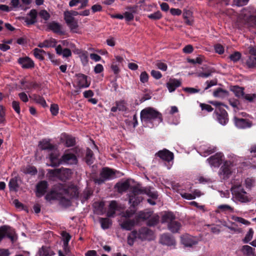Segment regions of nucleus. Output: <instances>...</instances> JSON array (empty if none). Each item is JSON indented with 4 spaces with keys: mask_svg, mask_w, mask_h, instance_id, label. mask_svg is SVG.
Masks as SVG:
<instances>
[{
    "mask_svg": "<svg viewBox=\"0 0 256 256\" xmlns=\"http://www.w3.org/2000/svg\"><path fill=\"white\" fill-rule=\"evenodd\" d=\"M78 194L77 188L72 186L67 189H62L58 192L54 190L51 191L46 196L45 198L48 201L58 200L62 206H68L70 204V198L77 197Z\"/></svg>",
    "mask_w": 256,
    "mask_h": 256,
    "instance_id": "1",
    "label": "nucleus"
},
{
    "mask_svg": "<svg viewBox=\"0 0 256 256\" xmlns=\"http://www.w3.org/2000/svg\"><path fill=\"white\" fill-rule=\"evenodd\" d=\"M140 119L146 123H152L156 120L159 124L162 122V114L152 107L146 108L141 111Z\"/></svg>",
    "mask_w": 256,
    "mask_h": 256,
    "instance_id": "2",
    "label": "nucleus"
},
{
    "mask_svg": "<svg viewBox=\"0 0 256 256\" xmlns=\"http://www.w3.org/2000/svg\"><path fill=\"white\" fill-rule=\"evenodd\" d=\"M154 238V232L148 228H142L138 232L132 231L128 237V243L130 246H132L134 240L136 238L143 240H151Z\"/></svg>",
    "mask_w": 256,
    "mask_h": 256,
    "instance_id": "3",
    "label": "nucleus"
},
{
    "mask_svg": "<svg viewBox=\"0 0 256 256\" xmlns=\"http://www.w3.org/2000/svg\"><path fill=\"white\" fill-rule=\"evenodd\" d=\"M232 192L234 198L240 202L246 203L251 200V198L241 186H233Z\"/></svg>",
    "mask_w": 256,
    "mask_h": 256,
    "instance_id": "4",
    "label": "nucleus"
},
{
    "mask_svg": "<svg viewBox=\"0 0 256 256\" xmlns=\"http://www.w3.org/2000/svg\"><path fill=\"white\" fill-rule=\"evenodd\" d=\"M134 213L133 210H128L122 215L120 220V224L121 228L126 230H130L134 226L135 222L134 220L128 219L131 217Z\"/></svg>",
    "mask_w": 256,
    "mask_h": 256,
    "instance_id": "5",
    "label": "nucleus"
},
{
    "mask_svg": "<svg viewBox=\"0 0 256 256\" xmlns=\"http://www.w3.org/2000/svg\"><path fill=\"white\" fill-rule=\"evenodd\" d=\"M140 192L138 186L132 188L131 192L128 194V197L129 202L132 206H137L142 202L143 198Z\"/></svg>",
    "mask_w": 256,
    "mask_h": 256,
    "instance_id": "6",
    "label": "nucleus"
},
{
    "mask_svg": "<svg viewBox=\"0 0 256 256\" xmlns=\"http://www.w3.org/2000/svg\"><path fill=\"white\" fill-rule=\"evenodd\" d=\"M5 236L9 238L12 242H15L18 238L17 235L13 229L4 226L0 228V242Z\"/></svg>",
    "mask_w": 256,
    "mask_h": 256,
    "instance_id": "7",
    "label": "nucleus"
},
{
    "mask_svg": "<svg viewBox=\"0 0 256 256\" xmlns=\"http://www.w3.org/2000/svg\"><path fill=\"white\" fill-rule=\"evenodd\" d=\"M214 114H216V118L218 122L222 125H226L228 121V114L226 110L222 108L216 109Z\"/></svg>",
    "mask_w": 256,
    "mask_h": 256,
    "instance_id": "8",
    "label": "nucleus"
},
{
    "mask_svg": "<svg viewBox=\"0 0 256 256\" xmlns=\"http://www.w3.org/2000/svg\"><path fill=\"white\" fill-rule=\"evenodd\" d=\"M50 172L56 176L60 177L62 180L68 179L72 175V172L70 169L62 168L50 170Z\"/></svg>",
    "mask_w": 256,
    "mask_h": 256,
    "instance_id": "9",
    "label": "nucleus"
},
{
    "mask_svg": "<svg viewBox=\"0 0 256 256\" xmlns=\"http://www.w3.org/2000/svg\"><path fill=\"white\" fill-rule=\"evenodd\" d=\"M116 177L114 172L108 168H104L100 172V178L96 180V182L100 184L106 180L114 178Z\"/></svg>",
    "mask_w": 256,
    "mask_h": 256,
    "instance_id": "10",
    "label": "nucleus"
},
{
    "mask_svg": "<svg viewBox=\"0 0 256 256\" xmlns=\"http://www.w3.org/2000/svg\"><path fill=\"white\" fill-rule=\"evenodd\" d=\"M232 164L230 162H226L220 169V175L222 176L223 178H228L232 172Z\"/></svg>",
    "mask_w": 256,
    "mask_h": 256,
    "instance_id": "11",
    "label": "nucleus"
},
{
    "mask_svg": "<svg viewBox=\"0 0 256 256\" xmlns=\"http://www.w3.org/2000/svg\"><path fill=\"white\" fill-rule=\"evenodd\" d=\"M223 154L222 153H217L207 159V161L211 166L218 167L222 160Z\"/></svg>",
    "mask_w": 256,
    "mask_h": 256,
    "instance_id": "12",
    "label": "nucleus"
},
{
    "mask_svg": "<svg viewBox=\"0 0 256 256\" xmlns=\"http://www.w3.org/2000/svg\"><path fill=\"white\" fill-rule=\"evenodd\" d=\"M77 162L76 156L72 154L66 152L60 159L61 164H76Z\"/></svg>",
    "mask_w": 256,
    "mask_h": 256,
    "instance_id": "13",
    "label": "nucleus"
},
{
    "mask_svg": "<svg viewBox=\"0 0 256 256\" xmlns=\"http://www.w3.org/2000/svg\"><path fill=\"white\" fill-rule=\"evenodd\" d=\"M76 83L80 88L88 87L90 82L88 81V77L84 74H78L76 75Z\"/></svg>",
    "mask_w": 256,
    "mask_h": 256,
    "instance_id": "14",
    "label": "nucleus"
},
{
    "mask_svg": "<svg viewBox=\"0 0 256 256\" xmlns=\"http://www.w3.org/2000/svg\"><path fill=\"white\" fill-rule=\"evenodd\" d=\"M182 242L186 246L191 247L198 244V239L192 236L186 234L182 237Z\"/></svg>",
    "mask_w": 256,
    "mask_h": 256,
    "instance_id": "15",
    "label": "nucleus"
},
{
    "mask_svg": "<svg viewBox=\"0 0 256 256\" xmlns=\"http://www.w3.org/2000/svg\"><path fill=\"white\" fill-rule=\"evenodd\" d=\"M139 190L141 191L140 193L142 195L143 194H146L153 200H156L158 198V193L156 191L154 190L153 188L150 186L145 188L139 187Z\"/></svg>",
    "mask_w": 256,
    "mask_h": 256,
    "instance_id": "16",
    "label": "nucleus"
},
{
    "mask_svg": "<svg viewBox=\"0 0 256 256\" xmlns=\"http://www.w3.org/2000/svg\"><path fill=\"white\" fill-rule=\"evenodd\" d=\"M234 121L236 126L238 128H250L252 126L251 122L244 118H240L236 116L234 118Z\"/></svg>",
    "mask_w": 256,
    "mask_h": 256,
    "instance_id": "17",
    "label": "nucleus"
},
{
    "mask_svg": "<svg viewBox=\"0 0 256 256\" xmlns=\"http://www.w3.org/2000/svg\"><path fill=\"white\" fill-rule=\"evenodd\" d=\"M59 154L57 150H53L50 155V166H57L60 164V159L58 158Z\"/></svg>",
    "mask_w": 256,
    "mask_h": 256,
    "instance_id": "18",
    "label": "nucleus"
},
{
    "mask_svg": "<svg viewBox=\"0 0 256 256\" xmlns=\"http://www.w3.org/2000/svg\"><path fill=\"white\" fill-rule=\"evenodd\" d=\"M156 154L162 160L170 162L174 159V154L168 150L164 149L162 150H160Z\"/></svg>",
    "mask_w": 256,
    "mask_h": 256,
    "instance_id": "19",
    "label": "nucleus"
},
{
    "mask_svg": "<svg viewBox=\"0 0 256 256\" xmlns=\"http://www.w3.org/2000/svg\"><path fill=\"white\" fill-rule=\"evenodd\" d=\"M54 254V252L50 247L43 246L38 250L36 256H53Z\"/></svg>",
    "mask_w": 256,
    "mask_h": 256,
    "instance_id": "20",
    "label": "nucleus"
},
{
    "mask_svg": "<svg viewBox=\"0 0 256 256\" xmlns=\"http://www.w3.org/2000/svg\"><path fill=\"white\" fill-rule=\"evenodd\" d=\"M37 12L36 10H32L28 16L24 18V22L27 25L34 24L36 22Z\"/></svg>",
    "mask_w": 256,
    "mask_h": 256,
    "instance_id": "21",
    "label": "nucleus"
},
{
    "mask_svg": "<svg viewBox=\"0 0 256 256\" xmlns=\"http://www.w3.org/2000/svg\"><path fill=\"white\" fill-rule=\"evenodd\" d=\"M47 26L49 30L54 32L60 34H64V32L62 30V26L56 22H52L48 24Z\"/></svg>",
    "mask_w": 256,
    "mask_h": 256,
    "instance_id": "22",
    "label": "nucleus"
},
{
    "mask_svg": "<svg viewBox=\"0 0 256 256\" xmlns=\"http://www.w3.org/2000/svg\"><path fill=\"white\" fill-rule=\"evenodd\" d=\"M181 84V82L175 78H170L166 83V86L170 92H172L179 87Z\"/></svg>",
    "mask_w": 256,
    "mask_h": 256,
    "instance_id": "23",
    "label": "nucleus"
},
{
    "mask_svg": "<svg viewBox=\"0 0 256 256\" xmlns=\"http://www.w3.org/2000/svg\"><path fill=\"white\" fill-rule=\"evenodd\" d=\"M18 62L23 68H30L34 66V62L28 57L20 58Z\"/></svg>",
    "mask_w": 256,
    "mask_h": 256,
    "instance_id": "24",
    "label": "nucleus"
},
{
    "mask_svg": "<svg viewBox=\"0 0 256 256\" xmlns=\"http://www.w3.org/2000/svg\"><path fill=\"white\" fill-rule=\"evenodd\" d=\"M160 242L165 245L168 246H174L176 244V241L171 236L164 234L162 235L160 238Z\"/></svg>",
    "mask_w": 256,
    "mask_h": 256,
    "instance_id": "25",
    "label": "nucleus"
},
{
    "mask_svg": "<svg viewBox=\"0 0 256 256\" xmlns=\"http://www.w3.org/2000/svg\"><path fill=\"white\" fill-rule=\"evenodd\" d=\"M180 194L184 198L191 200L194 199L196 197H200L202 195V193L200 190H196L192 194L181 192Z\"/></svg>",
    "mask_w": 256,
    "mask_h": 256,
    "instance_id": "26",
    "label": "nucleus"
},
{
    "mask_svg": "<svg viewBox=\"0 0 256 256\" xmlns=\"http://www.w3.org/2000/svg\"><path fill=\"white\" fill-rule=\"evenodd\" d=\"M48 188V184L45 181L40 182L36 186V195L38 196H41L46 192Z\"/></svg>",
    "mask_w": 256,
    "mask_h": 256,
    "instance_id": "27",
    "label": "nucleus"
},
{
    "mask_svg": "<svg viewBox=\"0 0 256 256\" xmlns=\"http://www.w3.org/2000/svg\"><path fill=\"white\" fill-rule=\"evenodd\" d=\"M57 43L56 40L53 38L46 40L43 42L38 44V46L40 48H50L54 47Z\"/></svg>",
    "mask_w": 256,
    "mask_h": 256,
    "instance_id": "28",
    "label": "nucleus"
},
{
    "mask_svg": "<svg viewBox=\"0 0 256 256\" xmlns=\"http://www.w3.org/2000/svg\"><path fill=\"white\" fill-rule=\"evenodd\" d=\"M216 148L215 147H208L206 146H200V154L203 156H207L214 152L216 151Z\"/></svg>",
    "mask_w": 256,
    "mask_h": 256,
    "instance_id": "29",
    "label": "nucleus"
},
{
    "mask_svg": "<svg viewBox=\"0 0 256 256\" xmlns=\"http://www.w3.org/2000/svg\"><path fill=\"white\" fill-rule=\"evenodd\" d=\"M77 54L83 66H85L88 62V52L86 51L79 50Z\"/></svg>",
    "mask_w": 256,
    "mask_h": 256,
    "instance_id": "30",
    "label": "nucleus"
},
{
    "mask_svg": "<svg viewBox=\"0 0 256 256\" xmlns=\"http://www.w3.org/2000/svg\"><path fill=\"white\" fill-rule=\"evenodd\" d=\"M62 139L65 140V144L68 147L73 146L76 142L75 138L70 136L63 134Z\"/></svg>",
    "mask_w": 256,
    "mask_h": 256,
    "instance_id": "31",
    "label": "nucleus"
},
{
    "mask_svg": "<svg viewBox=\"0 0 256 256\" xmlns=\"http://www.w3.org/2000/svg\"><path fill=\"white\" fill-rule=\"evenodd\" d=\"M174 218L175 217L172 213L170 212H166L163 214L162 218V222L163 223L166 222L169 224L174 222Z\"/></svg>",
    "mask_w": 256,
    "mask_h": 256,
    "instance_id": "32",
    "label": "nucleus"
},
{
    "mask_svg": "<svg viewBox=\"0 0 256 256\" xmlns=\"http://www.w3.org/2000/svg\"><path fill=\"white\" fill-rule=\"evenodd\" d=\"M38 146L40 149L43 150H53L54 148V146L47 140H42L40 142Z\"/></svg>",
    "mask_w": 256,
    "mask_h": 256,
    "instance_id": "33",
    "label": "nucleus"
},
{
    "mask_svg": "<svg viewBox=\"0 0 256 256\" xmlns=\"http://www.w3.org/2000/svg\"><path fill=\"white\" fill-rule=\"evenodd\" d=\"M246 64L249 68H254L256 66V56H248L246 60Z\"/></svg>",
    "mask_w": 256,
    "mask_h": 256,
    "instance_id": "34",
    "label": "nucleus"
},
{
    "mask_svg": "<svg viewBox=\"0 0 256 256\" xmlns=\"http://www.w3.org/2000/svg\"><path fill=\"white\" fill-rule=\"evenodd\" d=\"M117 203L115 201H112L109 205V209L107 215L109 217L114 216L116 210L117 209Z\"/></svg>",
    "mask_w": 256,
    "mask_h": 256,
    "instance_id": "35",
    "label": "nucleus"
},
{
    "mask_svg": "<svg viewBox=\"0 0 256 256\" xmlns=\"http://www.w3.org/2000/svg\"><path fill=\"white\" fill-rule=\"evenodd\" d=\"M230 90L237 97L242 96L244 95V88L238 86H232L230 87Z\"/></svg>",
    "mask_w": 256,
    "mask_h": 256,
    "instance_id": "36",
    "label": "nucleus"
},
{
    "mask_svg": "<svg viewBox=\"0 0 256 256\" xmlns=\"http://www.w3.org/2000/svg\"><path fill=\"white\" fill-rule=\"evenodd\" d=\"M116 186L120 192H122L126 190L129 188L130 184L128 182L125 181L124 182L118 183Z\"/></svg>",
    "mask_w": 256,
    "mask_h": 256,
    "instance_id": "37",
    "label": "nucleus"
},
{
    "mask_svg": "<svg viewBox=\"0 0 256 256\" xmlns=\"http://www.w3.org/2000/svg\"><path fill=\"white\" fill-rule=\"evenodd\" d=\"M180 228V224L176 221H174L168 224V228L172 232H178Z\"/></svg>",
    "mask_w": 256,
    "mask_h": 256,
    "instance_id": "38",
    "label": "nucleus"
},
{
    "mask_svg": "<svg viewBox=\"0 0 256 256\" xmlns=\"http://www.w3.org/2000/svg\"><path fill=\"white\" fill-rule=\"evenodd\" d=\"M46 52L44 50L36 48L34 50V55L38 59L42 60L44 59V55L46 54Z\"/></svg>",
    "mask_w": 256,
    "mask_h": 256,
    "instance_id": "39",
    "label": "nucleus"
},
{
    "mask_svg": "<svg viewBox=\"0 0 256 256\" xmlns=\"http://www.w3.org/2000/svg\"><path fill=\"white\" fill-rule=\"evenodd\" d=\"M94 158L93 152L90 148H88L86 152V162L88 164L90 165L94 162Z\"/></svg>",
    "mask_w": 256,
    "mask_h": 256,
    "instance_id": "40",
    "label": "nucleus"
},
{
    "mask_svg": "<svg viewBox=\"0 0 256 256\" xmlns=\"http://www.w3.org/2000/svg\"><path fill=\"white\" fill-rule=\"evenodd\" d=\"M228 92L226 90H224L220 88H218L216 90L214 91L213 95L214 97L218 98H224L228 96Z\"/></svg>",
    "mask_w": 256,
    "mask_h": 256,
    "instance_id": "41",
    "label": "nucleus"
},
{
    "mask_svg": "<svg viewBox=\"0 0 256 256\" xmlns=\"http://www.w3.org/2000/svg\"><path fill=\"white\" fill-rule=\"evenodd\" d=\"M66 24L72 32H78V24L76 20L72 21V22H70Z\"/></svg>",
    "mask_w": 256,
    "mask_h": 256,
    "instance_id": "42",
    "label": "nucleus"
},
{
    "mask_svg": "<svg viewBox=\"0 0 256 256\" xmlns=\"http://www.w3.org/2000/svg\"><path fill=\"white\" fill-rule=\"evenodd\" d=\"M100 222L102 228H108L112 224L111 220L108 218H100Z\"/></svg>",
    "mask_w": 256,
    "mask_h": 256,
    "instance_id": "43",
    "label": "nucleus"
},
{
    "mask_svg": "<svg viewBox=\"0 0 256 256\" xmlns=\"http://www.w3.org/2000/svg\"><path fill=\"white\" fill-rule=\"evenodd\" d=\"M9 188L10 190L16 191L18 188V184L16 178H12L8 184Z\"/></svg>",
    "mask_w": 256,
    "mask_h": 256,
    "instance_id": "44",
    "label": "nucleus"
},
{
    "mask_svg": "<svg viewBox=\"0 0 256 256\" xmlns=\"http://www.w3.org/2000/svg\"><path fill=\"white\" fill-rule=\"evenodd\" d=\"M148 17L151 20H158L162 18V14L160 10L148 16Z\"/></svg>",
    "mask_w": 256,
    "mask_h": 256,
    "instance_id": "45",
    "label": "nucleus"
},
{
    "mask_svg": "<svg viewBox=\"0 0 256 256\" xmlns=\"http://www.w3.org/2000/svg\"><path fill=\"white\" fill-rule=\"evenodd\" d=\"M232 218L235 222H238L240 224H242L246 226H248L250 224V222L248 220L240 217L232 216Z\"/></svg>",
    "mask_w": 256,
    "mask_h": 256,
    "instance_id": "46",
    "label": "nucleus"
},
{
    "mask_svg": "<svg viewBox=\"0 0 256 256\" xmlns=\"http://www.w3.org/2000/svg\"><path fill=\"white\" fill-rule=\"evenodd\" d=\"M241 58V54L238 52H234L230 56V58L234 62L238 61Z\"/></svg>",
    "mask_w": 256,
    "mask_h": 256,
    "instance_id": "47",
    "label": "nucleus"
},
{
    "mask_svg": "<svg viewBox=\"0 0 256 256\" xmlns=\"http://www.w3.org/2000/svg\"><path fill=\"white\" fill-rule=\"evenodd\" d=\"M156 66L158 68L162 71H166L168 68L166 64L160 60H158L156 62Z\"/></svg>",
    "mask_w": 256,
    "mask_h": 256,
    "instance_id": "48",
    "label": "nucleus"
},
{
    "mask_svg": "<svg viewBox=\"0 0 256 256\" xmlns=\"http://www.w3.org/2000/svg\"><path fill=\"white\" fill-rule=\"evenodd\" d=\"M34 99L37 103L40 104L43 106H45L46 104V100L40 96L34 95Z\"/></svg>",
    "mask_w": 256,
    "mask_h": 256,
    "instance_id": "49",
    "label": "nucleus"
},
{
    "mask_svg": "<svg viewBox=\"0 0 256 256\" xmlns=\"http://www.w3.org/2000/svg\"><path fill=\"white\" fill-rule=\"evenodd\" d=\"M253 230H252V229H250L248 231V232L246 233L245 237H244V243H248V242L250 240H252V236H253Z\"/></svg>",
    "mask_w": 256,
    "mask_h": 256,
    "instance_id": "50",
    "label": "nucleus"
},
{
    "mask_svg": "<svg viewBox=\"0 0 256 256\" xmlns=\"http://www.w3.org/2000/svg\"><path fill=\"white\" fill-rule=\"evenodd\" d=\"M64 19L66 24L70 22H72V21L76 20L67 11L64 12Z\"/></svg>",
    "mask_w": 256,
    "mask_h": 256,
    "instance_id": "51",
    "label": "nucleus"
},
{
    "mask_svg": "<svg viewBox=\"0 0 256 256\" xmlns=\"http://www.w3.org/2000/svg\"><path fill=\"white\" fill-rule=\"evenodd\" d=\"M58 106L56 104H52L50 108V111L54 116H56L58 112Z\"/></svg>",
    "mask_w": 256,
    "mask_h": 256,
    "instance_id": "52",
    "label": "nucleus"
},
{
    "mask_svg": "<svg viewBox=\"0 0 256 256\" xmlns=\"http://www.w3.org/2000/svg\"><path fill=\"white\" fill-rule=\"evenodd\" d=\"M62 236L63 238L64 244H65V245L66 246V244H68V242L70 240L71 236L69 234H68L65 232H62Z\"/></svg>",
    "mask_w": 256,
    "mask_h": 256,
    "instance_id": "53",
    "label": "nucleus"
},
{
    "mask_svg": "<svg viewBox=\"0 0 256 256\" xmlns=\"http://www.w3.org/2000/svg\"><path fill=\"white\" fill-rule=\"evenodd\" d=\"M40 16L46 20H48L50 18V14L46 10H42L39 12Z\"/></svg>",
    "mask_w": 256,
    "mask_h": 256,
    "instance_id": "54",
    "label": "nucleus"
},
{
    "mask_svg": "<svg viewBox=\"0 0 256 256\" xmlns=\"http://www.w3.org/2000/svg\"><path fill=\"white\" fill-rule=\"evenodd\" d=\"M5 122V112L3 106H0V124Z\"/></svg>",
    "mask_w": 256,
    "mask_h": 256,
    "instance_id": "55",
    "label": "nucleus"
},
{
    "mask_svg": "<svg viewBox=\"0 0 256 256\" xmlns=\"http://www.w3.org/2000/svg\"><path fill=\"white\" fill-rule=\"evenodd\" d=\"M184 90L190 94L198 93L200 92V89L194 88H184Z\"/></svg>",
    "mask_w": 256,
    "mask_h": 256,
    "instance_id": "56",
    "label": "nucleus"
},
{
    "mask_svg": "<svg viewBox=\"0 0 256 256\" xmlns=\"http://www.w3.org/2000/svg\"><path fill=\"white\" fill-rule=\"evenodd\" d=\"M140 81L142 83H145L148 81V75L146 72H143L140 75Z\"/></svg>",
    "mask_w": 256,
    "mask_h": 256,
    "instance_id": "57",
    "label": "nucleus"
},
{
    "mask_svg": "<svg viewBox=\"0 0 256 256\" xmlns=\"http://www.w3.org/2000/svg\"><path fill=\"white\" fill-rule=\"evenodd\" d=\"M151 215V213L150 212H140L138 214V217L142 219H147Z\"/></svg>",
    "mask_w": 256,
    "mask_h": 256,
    "instance_id": "58",
    "label": "nucleus"
},
{
    "mask_svg": "<svg viewBox=\"0 0 256 256\" xmlns=\"http://www.w3.org/2000/svg\"><path fill=\"white\" fill-rule=\"evenodd\" d=\"M24 172L34 174L37 173V170L34 166H28L26 168V170H24Z\"/></svg>",
    "mask_w": 256,
    "mask_h": 256,
    "instance_id": "59",
    "label": "nucleus"
},
{
    "mask_svg": "<svg viewBox=\"0 0 256 256\" xmlns=\"http://www.w3.org/2000/svg\"><path fill=\"white\" fill-rule=\"evenodd\" d=\"M249 0H234V4L238 6L246 4Z\"/></svg>",
    "mask_w": 256,
    "mask_h": 256,
    "instance_id": "60",
    "label": "nucleus"
},
{
    "mask_svg": "<svg viewBox=\"0 0 256 256\" xmlns=\"http://www.w3.org/2000/svg\"><path fill=\"white\" fill-rule=\"evenodd\" d=\"M151 75L156 80H158L162 77V74L159 71L156 70L151 71Z\"/></svg>",
    "mask_w": 256,
    "mask_h": 256,
    "instance_id": "61",
    "label": "nucleus"
},
{
    "mask_svg": "<svg viewBox=\"0 0 256 256\" xmlns=\"http://www.w3.org/2000/svg\"><path fill=\"white\" fill-rule=\"evenodd\" d=\"M200 106L202 110H206L208 112H210L213 110V108L209 104H200Z\"/></svg>",
    "mask_w": 256,
    "mask_h": 256,
    "instance_id": "62",
    "label": "nucleus"
},
{
    "mask_svg": "<svg viewBox=\"0 0 256 256\" xmlns=\"http://www.w3.org/2000/svg\"><path fill=\"white\" fill-rule=\"evenodd\" d=\"M116 105L117 106L118 109L119 110L124 111L126 110V106L125 104L124 101L118 102H116Z\"/></svg>",
    "mask_w": 256,
    "mask_h": 256,
    "instance_id": "63",
    "label": "nucleus"
},
{
    "mask_svg": "<svg viewBox=\"0 0 256 256\" xmlns=\"http://www.w3.org/2000/svg\"><path fill=\"white\" fill-rule=\"evenodd\" d=\"M12 108L18 114H20V104L18 102L13 101L12 102Z\"/></svg>",
    "mask_w": 256,
    "mask_h": 256,
    "instance_id": "64",
    "label": "nucleus"
}]
</instances>
